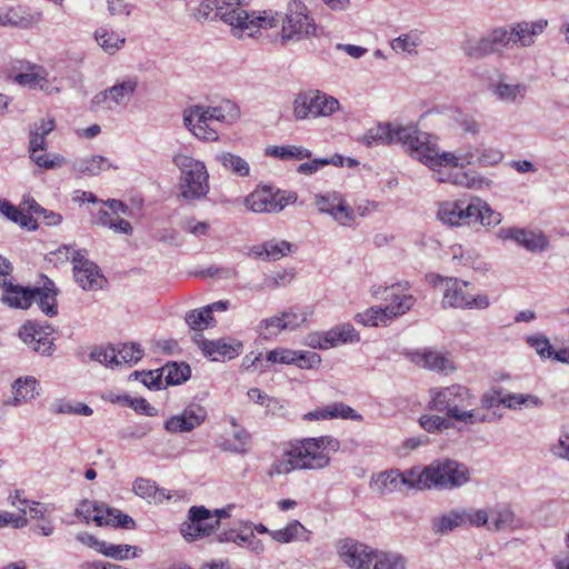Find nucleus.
<instances>
[{"mask_svg":"<svg viewBox=\"0 0 569 569\" xmlns=\"http://www.w3.org/2000/svg\"><path fill=\"white\" fill-rule=\"evenodd\" d=\"M327 448L337 451L339 441L331 436L297 440L270 466L268 476L287 475L296 469H323L330 462Z\"/></svg>","mask_w":569,"mask_h":569,"instance_id":"obj_1","label":"nucleus"},{"mask_svg":"<svg viewBox=\"0 0 569 569\" xmlns=\"http://www.w3.org/2000/svg\"><path fill=\"white\" fill-rule=\"evenodd\" d=\"M418 485L425 490H453L461 488L470 480V469L455 459H437L428 466H418Z\"/></svg>","mask_w":569,"mask_h":569,"instance_id":"obj_2","label":"nucleus"},{"mask_svg":"<svg viewBox=\"0 0 569 569\" xmlns=\"http://www.w3.org/2000/svg\"><path fill=\"white\" fill-rule=\"evenodd\" d=\"M475 396L461 385H451L445 388L430 390L428 408L432 411L446 413L449 419L465 421L470 417L467 410L475 405Z\"/></svg>","mask_w":569,"mask_h":569,"instance_id":"obj_3","label":"nucleus"},{"mask_svg":"<svg viewBox=\"0 0 569 569\" xmlns=\"http://www.w3.org/2000/svg\"><path fill=\"white\" fill-rule=\"evenodd\" d=\"M173 163L181 172V196L186 200L206 197L209 192V173L204 163L187 154H176Z\"/></svg>","mask_w":569,"mask_h":569,"instance_id":"obj_4","label":"nucleus"},{"mask_svg":"<svg viewBox=\"0 0 569 569\" xmlns=\"http://www.w3.org/2000/svg\"><path fill=\"white\" fill-rule=\"evenodd\" d=\"M318 27L301 0H290L281 27V42L302 41L317 36Z\"/></svg>","mask_w":569,"mask_h":569,"instance_id":"obj_5","label":"nucleus"},{"mask_svg":"<svg viewBox=\"0 0 569 569\" xmlns=\"http://www.w3.org/2000/svg\"><path fill=\"white\" fill-rule=\"evenodd\" d=\"M229 108L234 111V114H238L237 108L227 102L226 106L219 107H202V106H193L189 109H186L183 112V122L184 126L198 138L207 141H216L218 140V131L216 128H212L209 122L210 121H220L223 122L227 119L224 113V109Z\"/></svg>","mask_w":569,"mask_h":569,"instance_id":"obj_6","label":"nucleus"},{"mask_svg":"<svg viewBox=\"0 0 569 569\" xmlns=\"http://www.w3.org/2000/svg\"><path fill=\"white\" fill-rule=\"evenodd\" d=\"M242 13V2L240 0H201L198 7L192 9L191 16L199 22L222 21L234 29L240 23L238 16Z\"/></svg>","mask_w":569,"mask_h":569,"instance_id":"obj_7","label":"nucleus"},{"mask_svg":"<svg viewBox=\"0 0 569 569\" xmlns=\"http://www.w3.org/2000/svg\"><path fill=\"white\" fill-rule=\"evenodd\" d=\"M339 101L319 90L303 91L293 100V116L297 120L311 117H327L339 109Z\"/></svg>","mask_w":569,"mask_h":569,"instance_id":"obj_8","label":"nucleus"},{"mask_svg":"<svg viewBox=\"0 0 569 569\" xmlns=\"http://www.w3.org/2000/svg\"><path fill=\"white\" fill-rule=\"evenodd\" d=\"M469 282L457 278H448L442 298L443 308L455 309H486L489 298L486 295L469 292Z\"/></svg>","mask_w":569,"mask_h":569,"instance_id":"obj_9","label":"nucleus"},{"mask_svg":"<svg viewBox=\"0 0 569 569\" xmlns=\"http://www.w3.org/2000/svg\"><path fill=\"white\" fill-rule=\"evenodd\" d=\"M419 480L418 466H413L405 471L387 470L378 473L372 478L370 487L379 495H390L401 491L405 487L407 490L421 491L417 486Z\"/></svg>","mask_w":569,"mask_h":569,"instance_id":"obj_10","label":"nucleus"},{"mask_svg":"<svg viewBox=\"0 0 569 569\" xmlns=\"http://www.w3.org/2000/svg\"><path fill=\"white\" fill-rule=\"evenodd\" d=\"M506 41V27H499L481 38H467L461 44V50L468 58L479 60L502 52L507 48Z\"/></svg>","mask_w":569,"mask_h":569,"instance_id":"obj_11","label":"nucleus"},{"mask_svg":"<svg viewBox=\"0 0 569 569\" xmlns=\"http://www.w3.org/2000/svg\"><path fill=\"white\" fill-rule=\"evenodd\" d=\"M218 528V520L203 506H192L188 511V521L180 527V532L188 541L210 536Z\"/></svg>","mask_w":569,"mask_h":569,"instance_id":"obj_12","label":"nucleus"},{"mask_svg":"<svg viewBox=\"0 0 569 569\" xmlns=\"http://www.w3.org/2000/svg\"><path fill=\"white\" fill-rule=\"evenodd\" d=\"M395 302H390L385 308L372 307L356 316V321L363 326L376 327L381 322L391 320L398 316L405 315L409 311L413 303L415 298L411 295H403L402 297H396Z\"/></svg>","mask_w":569,"mask_h":569,"instance_id":"obj_13","label":"nucleus"},{"mask_svg":"<svg viewBox=\"0 0 569 569\" xmlns=\"http://www.w3.org/2000/svg\"><path fill=\"white\" fill-rule=\"evenodd\" d=\"M138 87V79L136 77L127 78L114 86L100 91L92 100V107H101L111 110L117 106H127Z\"/></svg>","mask_w":569,"mask_h":569,"instance_id":"obj_14","label":"nucleus"},{"mask_svg":"<svg viewBox=\"0 0 569 569\" xmlns=\"http://www.w3.org/2000/svg\"><path fill=\"white\" fill-rule=\"evenodd\" d=\"M53 328L50 325H40L33 321L26 322L19 330V337L28 345L33 351L50 356L53 352L54 343Z\"/></svg>","mask_w":569,"mask_h":569,"instance_id":"obj_15","label":"nucleus"},{"mask_svg":"<svg viewBox=\"0 0 569 569\" xmlns=\"http://www.w3.org/2000/svg\"><path fill=\"white\" fill-rule=\"evenodd\" d=\"M193 341L201 349L202 353L212 361L231 360L238 357L243 348L241 341L232 338L208 340L202 335H196Z\"/></svg>","mask_w":569,"mask_h":569,"instance_id":"obj_16","label":"nucleus"},{"mask_svg":"<svg viewBox=\"0 0 569 569\" xmlns=\"http://www.w3.org/2000/svg\"><path fill=\"white\" fill-rule=\"evenodd\" d=\"M71 261L74 279L83 290L102 288L104 278L94 262L87 259L81 251H73Z\"/></svg>","mask_w":569,"mask_h":569,"instance_id":"obj_17","label":"nucleus"},{"mask_svg":"<svg viewBox=\"0 0 569 569\" xmlns=\"http://www.w3.org/2000/svg\"><path fill=\"white\" fill-rule=\"evenodd\" d=\"M430 136L418 130L413 124L402 126L392 123V144L401 143L411 157L419 161V156L428 144Z\"/></svg>","mask_w":569,"mask_h":569,"instance_id":"obj_18","label":"nucleus"},{"mask_svg":"<svg viewBox=\"0 0 569 569\" xmlns=\"http://www.w3.org/2000/svg\"><path fill=\"white\" fill-rule=\"evenodd\" d=\"M501 240H512L530 252H542L549 247L548 238L541 231L509 227L498 231Z\"/></svg>","mask_w":569,"mask_h":569,"instance_id":"obj_19","label":"nucleus"},{"mask_svg":"<svg viewBox=\"0 0 569 569\" xmlns=\"http://www.w3.org/2000/svg\"><path fill=\"white\" fill-rule=\"evenodd\" d=\"M548 26L546 19H539L537 21H521L510 24L506 28V47L513 44L520 47H530L535 43V37L541 34Z\"/></svg>","mask_w":569,"mask_h":569,"instance_id":"obj_20","label":"nucleus"},{"mask_svg":"<svg viewBox=\"0 0 569 569\" xmlns=\"http://www.w3.org/2000/svg\"><path fill=\"white\" fill-rule=\"evenodd\" d=\"M315 203L321 213L330 214L341 226H350L355 221L352 209L337 192L318 194Z\"/></svg>","mask_w":569,"mask_h":569,"instance_id":"obj_21","label":"nucleus"},{"mask_svg":"<svg viewBox=\"0 0 569 569\" xmlns=\"http://www.w3.org/2000/svg\"><path fill=\"white\" fill-rule=\"evenodd\" d=\"M238 20L240 23L234 29V36L239 38L243 36L252 37L259 29L273 28L279 22L278 14L272 11H262L257 14L256 12L249 13L243 8L242 13L238 16Z\"/></svg>","mask_w":569,"mask_h":569,"instance_id":"obj_22","label":"nucleus"},{"mask_svg":"<svg viewBox=\"0 0 569 569\" xmlns=\"http://www.w3.org/2000/svg\"><path fill=\"white\" fill-rule=\"evenodd\" d=\"M207 418V410L200 405H190L181 413L164 422V429L171 433L189 432L199 427Z\"/></svg>","mask_w":569,"mask_h":569,"instance_id":"obj_23","label":"nucleus"},{"mask_svg":"<svg viewBox=\"0 0 569 569\" xmlns=\"http://www.w3.org/2000/svg\"><path fill=\"white\" fill-rule=\"evenodd\" d=\"M372 552V548L349 538L338 545L340 558L352 569H370Z\"/></svg>","mask_w":569,"mask_h":569,"instance_id":"obj_24","label":"nucleus"},{"mask_svg":"<svg viewBox=\"0 0 569 569\" xmlns=\"http://www.w3.org/2000/svg\"><path fill=\"white\" fill-rule=\"evenodd\" d=\"M14 82L29 89H39L46 94L59 93L60 88L49 81V72L42 67L28 63L27 71L14 76Z\"/></svg>","mask_w":569,"mask_h":569,"instance_id":"obj_25","label":"nucleus"},{"mask_svg":"<svg viewBox=\"0 0 569 569\" xmlns=\"http://www.w3.org/2000/svg\"><path fill=\"white\" fill-rule=\"evenodd\" d=\"M439 220L443 223L457 227L465 223H472L471 201L466 203L463 200L446 201L439 206Z\"/></svg>","mask_w":569,"mask_h":569,"instance_id":"obj_26","label":"nucleus"},{"mask_svg":"<svg viewBox=\"0 0 569 569\" xmlns=\"http://www.w3.org/2000/svg\"><path fill=\"white\" fill-rule=\"evenodd\" d=\"M419 161L425 166L429 167L431 170L436 171L439 167H455L460 168V159L458 154V150L456 152L443 151L440 152L436 144H432L430 140L428 144L423 149L421 156H419Z\"/></svg>","mask_w":569,"mask_h":569,"instance_id":"obj_27","label":"nucleus"},{"mask_svg":"<svg viewBox=\"0 0 569 569\" xmlns=\"http://www.w3.org/2000/svg\"><path fill=\"white\" fill-rule=\"evenodd\" d=\"M293 244L286 240H270L262 244L253 246L250 254L268 261H277L292 251Z\"/></svg>","mask_w":569,"mask_h":569,"instance_id":"obj_28","label":"nucleus"},{"mask_svg":"<svg viewBox=\"0 0 569 569\" xmlns=\"http://www.w3.org/2000/svg\"><path fill=\"white\" fill-rule=\"evenodd\" d=\"M92 521H94L99 527L112 526L123 529H136V521L130 516L122 513L120 510L111 508L106 503L102 515H94L92 517Z\"/></svg>","mask_w":569,"mask_h":569,"instance_id":"obj_29","label":"nucleus"},{"mask_svg":"<svg viewBox=\"0 0 569 569\" xmlns=\"http://www.w3.org/2000/svg\"><path fill=\"white\" fill-rule=\"evenodd\" d=\"M73 170L80 174L92 177L110 168L118 169L107 158L102 156H90L87 158L77 159L73 164Z\"/></svg>","mask_w":569,"mask_h":569,"instance_id":"obj_30","label":"nucleus"},{"mask_svg":"<svg viewBox=\"0 0 569 569\" xmlns=\"http://www.w3.org/2000/svg\"><path fill=\"white\" fill-rule=\"evenodd\" d=\"M7 10V27L30 29L41 20L40 12H30L22 7H11Z\"/></svg>","mask_w":569,"mask_h":569,"instance_id":"obj_31","label":"nucleus"},{"mask_svg":"<svg viewBox=\"0 0 569 569\" xmlns=\"http://www.w3.org/2000/svg\"><path fill=\"white\" fill-rule=\"evenodd\" d=\"M37 383L38 381L33 377L17 379L12 385L14 395L10 400L7 401V405L19 406L22 402L34 399L39 395L37 391Z\"/></svg>","mask_w":569,"mask_h":569,"instance_id":"obj_32","label":"nucleus"},{"mask_svg":"<svg viewBox=\"0 0 569 569\" xmlns=\"http://www.w3.org/2000/svg\"><path fill=\"white\" fill-rule=\"evenodd\" d=\"M471 212H472V222H479L482 226H497L501 222V214L493 209L490 208V206L479 199L473 198L471 200Z\"/></svg>","mask_w":569,"mask_h":569,"instance_id":"obj_33","label":"nucleus"},{"mask_svg":"<svg viewBox=\"0 0 569 569\" xmlns=\"http://www.w3.org/2000/svg\"><path fill=\"white\" fill-rule=\"evenodd\" d=\"M407 560L399 553L376 551L371 553L370 569H406Z\"/></svg>","mask_w":569,"mask_h":569,"instance_id":"obj_34","label":"nucleus"},{"mask_svg":"<svg viewBox=\"0 0 569 569\" xmlns=\"http://www.w3.org/2000/svg\"><path fill=\"white\" fill-rule=\"evenodd\" d=\"M362 141L367 146L392 144V122H380L377 126L368 129L362 138Z\"/></svg>","mask_w":569,"mask_h":569,"instance_id":"obj_35","label":"nucleus"},{"mask_svg":"<svg viewBox=\"0 0 569 569\" xmlns=\"http://www.w3.org/2000/svg\"><path fill=\"white\" fill-rule=\"evenodd\" d=\"M331 348L339 343L358 342L360 337L350 323H342L326 331V338Z\"/></svg>","mask_w":569,"mask_h":569,"instance_id":"obj_36","label":"nucleus"},{"mask_svg":"<svg viewBox=\"0 0 569 569\" xmlns=\"http://www.w3.org/2000/svg\"><path fill=\"white\" fill-rule=\"evenodd\" d=\"M216 161L219 162L227 171L239 176L248 177L250 173L249 163L241 157L231 152H220L214 157Z\"/></svg>","mask_w":569,"mask_h":569,"instance_id":"obj_37","label":"nucleus"},{"mask_svg":"<svg viewBox=\"0 0 569 569\" xmlns=\"http://www.w3.org/2000/svg\"><path fill=\"white\" fill-rule=\"evenodd\" d=\"M466 523V511H450L432 520V530L437 535H445Z\"/></svg>","mask_w":569,"mask_h":569,"instance_id":"obj_38","label":"nucleus"},{"mask_svg":"<svg viewBox=\"0 0 569 569\" xmlns=\"http://www.w3.org/2000/svg\"><path fill=\"white\" fill-rule=\"evenodd\" d=\"M160 373L164 376L167 385L177 386L190 378L191 369L186 362H168L161 368Z\"/></svg>","mask_w":569,"mask_h":569,"instance_id":"obj_39","label":"nucleus"},{"mask_svg":"<svg viewBox=\"0 0 569 569\" xmlns=\"http://www.w3.org/2000/svg\"><path fill=\"white\" fill-rule=\"evenodd\" d=\"M94 38L98 44L109 54H114L126 43V38L119 36L112 30L99 28L94 32Z\"/></svg>","mask_w":569,"mask_h":569,"instance_id":"obj_40","label":"nucleus"},{"mask_svg":"<svg viewBox=\"0 0 569 569\" xmlns=\"http://www.w3.org/2000/svg\"><path fill=\"white\" fill-rule=\"evenodd\" d=\"M266 154L281 160H302L311 157V151L300 146H270Z\"/></svg>","mask_w":569,"mask_h":569,"instance_id":"obj_41","label":"nucleus"},{"mask_svg":"<svg viewBox=\"0 0 569 569\" xmlns=\"http://www.w3.org/2000/svg\"><path fill=\"white\" fill-rule=\"evenodd\" d=\"M246 203L253 212H277L273 194L269 190L254 191L247 197Z\"/></svg>","mask_w":569,"mask_h":569,"instance_id":"obj_42","label":"nucleus"},{"mask_svg":"<svg viewBox=\"0 0 569 569\" xmlns=\"http://www.w3.org/2000/svg\"><path fill=\"white\" fill-rule=\"evenodd\" d=\"M492 92L503 102L510 103L523 98L526 94V86L520 83H507L499 81L491 86Z\"/></svg>","mask_w":569,"mask_h":569,"instance_id":"obj_43","label":"nucleus"},{"mask_svg":"<svg viewBox=\"0 0 569 569\" xmlns=\"http://www.w3.org/2000/svg\"><path fill=\"white\" fill-rule=\"evenodd\" d=\"M133 491L137 496L154 502H161L163 499L168 498L163 490L157 487L156 482L144 478L136 479L133 482Z\"/></svg>","mask_w":569,"mask_h":569,"instance_id":"obj_44","label":"nucleus"},{"mask_svg":"<svg viewBox=\"0 0 569 569\" xmlns=\"http://www.w3.org/2000/svg\"><path fill=\"white\" fill-rule=\"evenodd\" d=\"M190 329L202 331L216 325V319L209 313L206 307L189 311L184 318Z\"/></svg>","mask_w":569,"mask_h":569,"instance_id":"obj_45","label":"nucleus"},{"mask_svg":"<svg viewBox=\"0 0 569 569\" xmlns=\"http://www.w3.org/2000/svg\"><path fill=\"white\" fill-rule=\"evenodd\" d=\"M491 525L495 530L513 529L518 526V519L510 507L505 506L491 511Z\"/></svg>","mask_w":569,"mask_h":569,"instance_id":"obj_46","label":"nucleus"},{"mask_svg":"<svg viewBox=\"0 0 569 569\" xmlns=\"http://www.w3.org/2000/svg\"><path fill=\"white\" fill-rule=\"evenodd\" d=\"M436 179L439 182H450L458 186H465L467 188H480L486 179L482 177H469L467 173H442L437 171Z\"/></svg>","mask_w":569,"mask_h":569,"instance_id":"obj_47","label":"nucleus"},{"mask_svg":"<svg viewBox=\"0 0 569 569\" xmlns=\"http://www.w3.org/2000/svg\"><path fill=\"white\" fill-rule=\"evenodd\" d=\"M421 360L423 366L430 370L448 372L455 369L452 361L437 351L423 352Z\"/></svg>","mask_w":569,"mask_h":569,"instance_id":"obj_48","label":"nucleus"},{"mask_svg":"<svg viewBox=\"0 0 569 569\" xmlns=\"http://www.w3.org/2000/svg\"><path fill=\"white\" fill-rule=\"evenodd\" d=\"M118 355L117 366L127 363H137L143 356V350L139 343H123L116 348Z\"/></svg>","mask_w":569,"mask_h":569,"instance_id":"obj_49","label":"nucleus"},{"mask_svg":"<svg viewBox=\"0 0 569 569\" xmlns=\"http://www.w3.org/2000/svg\"><path fill=\"white\" fill-rule=\"evenodd\" d=\"M419 423L429 433L442 432L443 430L453 427V423L449 418L433 415L421 416L419 419Z\"/></svg>","mask_w":569,"mask_h":569,"instance_id":"obj_50","label":"nucleus"},{"mask_svg":"<svg viewBox=\"0 0 569 569\" xmlns=\"http://www.w3.org/2000/svg\"><path fill=\"white\" fill-rule=\"evenodd\" d=\"M305 531V527L298 520H292L284 528L271 531L270 535L277 542L288 543L297 539L300 532Z\"/></svg>","mask_w":569,"mask_h":569,"instance_id":"obj_51","label":"nucleus"},{"mask_svg":"<svg viewBox=\"0 0 569 569\" xmlns=\"http://www.w3.org/2000/svg\"><path fill=\"white\" fill-rule=\"evenodd\" d=\"M326 413L328 416V419H350L355 421H361L362 416L359 415L356 410H353L348 405H345L343 402H333L331 405L326 406Z\"/></svg>","mask_w":569,"mask_h":569,"instance_id":"obj_52","label":"nucleus"},{"mask_svg":"<svg viewBox=\"0 0 569 569\" xmlns=\"http://www.w3.org/2000/svg\"><path fill=\"white\" fill-rule=\"evenodd\" d=\"M505 407L512 410L518 409L520 406L540 407L542 405L538 397L523 393H505Z\"/></svg>","mask_w":569,"mask_h":569,"instance_id":"obj_53","label":"nucleus"},{"mask_svg":"<svg viewBox=\"0 0 569 569\" xmlns=\"http://www.w3.org/2000/svg\"><path fill=\"white\" fill-rule=\"evenodd\" d=\"M421 43V39L417 33L410 32L406 34H401L398 38L393 39L391 42V48L395 51H402L408 54H416V48Z\"/></svg>","mask_w":569,"mask_h":569,"instance_id":"obj_54","label":"nucleus"},{"mask_svg":"<svg viewBox=\"0 0 569 569\" xmlns=\"http://www.w3.org/2000/svg\"><path fill=\"white\" fill-rule=\"evenodd\" d=\"M526 342L536 350L541 359H550L553 347L547 336L542 333L528 336Z\"/></svg>","mask_w":569,"mask_h":569,"instance_id":"obj_55","label":"nucleus"},{"mask_svg":"<svg viewBox=\"0 0 569 569\" xmlns=\"http://www.w3.org/2000/svg\"><path fill=\"white\" fill-rule=\"evenodd\" d=\"M249 440L250 435L243 428H238L233 431V439L226 440L223 447L232 452L244 453L248 450Z\"/></svg>","mask_w":569,"mask_h":569,"instance_id":"obj_56","label":"nucleus"},{"mask_svg":"<svg viewBox=\"0 0 569 569\" xmlns=\"http://www.w3.org/2000/svg\"><path fill=\"white\" fill-rule=\"evenodd\" d=\"M28 210L30 213H33L41 219L47 226H58L62 221V216L60 213L43 208L34 200L29 202Z\"/></svg>","mask_w":569,"mask_h":569,"instance_id":"obj_57","label":"nucleus"},{"mask_svg":"<svg viewBox=\"0 0 569 569\" xmlns=\"http://www.w3.org/2000/svg\"><path fill=\"white\" fill-rule=\"evenodd\" d=\"M103 507L104 503L84 499L78 505L74 515L82 519L84 523H89L94 515H102Z\"/></svg>","mask_w":569,"mask_h":569,"instance_id":"obj_58","label":"nucleus"},{"mask_svg":"<svg viewBox=\"0 0 569 569\" xmlns=\"http://www.w3.org/2000/svg\"><path fill=\"white\" fill-rule=\"evenodd\" d=\"M134 550L133 557L137 556L136 547L129 546V545H109L106 541L101 542L100 545V553L104 555L106 557H110L117 560H124L129 558V551Z\"/></svg>","mask_w":569,"mask_h":569,"instance_id":"obj_59","label":"nucleus"},{"mask_svg":"<svg viewBox=\"0 0 569 569\" xmlns=\"http://www.w3.org/2000/svg\"><path fill=\"white\" fill-rule=\"evenodd\" d=\"M30 159L42 169H57L62 167L66 163V159L60 154H53L50 157L48 153L43 152H33L30 154Z\"/></svg>","mask_w":569,"mask_h":569,"instance_id":"obj_60","label":"nucleus"},{"mask_svg":"<svg viewBox=\"0 0 569 569\" xmlns=\"http://www.w3.org/2000/svg\"><path fill=\"white\" fill-rule=\"evenodd\" d=\"M282 330H287V329H286V323L283 322L281 315L267 318V319L262 320L259 325V333L264 339L276 336L278 332H280Z\"/></svg>","mask_w":569,"mask_h":569,"instance_id":"obj_61","label":"nucleus"},{"mask_svg":"<svg viewBox=\"0 0 569 569\" xmlns=\"http://www.w3.org/2000/svg\"><path fill=\"white\" fill-rule=\"evenodd\" d=\"M54 412L56 413L91 416L93 411L86 403H82V402L71 403L68 401L60 400L56 403Z\"/></svg>","mask_w":569,"mask_h":569,"instance_id":"obj_62","label":"nucleus"},{"mask_svg":"<svg viewBox=\"0 0 569 569\" xmlns=\"http://www.w3.org/2000/svg\"><path fill=\"white\" fill-rule=\"evenodd\" d=\"M503 159V152L493 147H487L480 149V153L478 156V166L481 167H491L497 166Z\"/></svg>","mask_w":569,"mask_h":569,"instance_id":"obj_63","label":"nucleus"},{"mask_svg":"<svg viewBox=\"0 0 569 569\" xmlns=\"http://www.w3.org/2000/svg\"><path fill=\"white\" fill-rule=\"evenodd\" d=\"M118 400H122L136 412L142 413L144 416L153 417L158 413L157 409L152 407L144 398H130L129 396H124L123 398H118Z\"/></svg>","mask_w":569,"mask_h":569,"instance_id":"obj_64","label":"nucleus"}]
</instances>
